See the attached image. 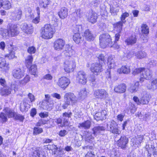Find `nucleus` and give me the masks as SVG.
Here are the masks:
<instances>
[{"label": "nucleus", "instance_id": "obj_1", "mask_svg": "<svg viewBox=\"0 0 157 157\" xmlns=\"http://www.w3.org/2000/svg\"><path fill=\"white\" fill-rule=\"evenodd\" d=\"M19 33L17 26L16 25H12L7 29L3 28L0 29V34L4 38L15 36H17Z\"/></svg>", "mask_w": 157, "mask_h": 157}, {"label": "nucleus", "instance_id": "obj_2", "mask_svg": "<svg viewBox=\"0 0 157 157\" xmlns=\"http://www.w3.org/2000/svg\"><path fill=\"white\" fill-rule=\"evenodd\" d=\"M64 103L62 107L64 109H66L70 105H73L77 102L78 98L73 93L69 92L66 93L64 96Z\"/></svg>", "mask_w": 157, "mask_h": 157}, {"label": "nucleus", "instance_id": "obj_3", "mask_svg": "<svg viewBox=\"0 0 157 157\" xmlns=\"http://www.w3.org/2000/svg\"><path fill=\"white\" fill-rule=\"evenodd\" d=\"M52 26L50 24H46L41 29V35L44 39H48L52 38L54 33Z\"/></svg>", "mask_w": 157, "mask_h": 157}, {"label": "nucleus", "instance_id": "obj_4", "mask_svg": "<svg viewBox=\"0 0 157 157\" xmlns=\"http://www.w3.org/2000/svg\"><path fill=\"white\" fill-rule=\"evenodd\" d=\"M100 45L102 48H105L107 46H112V41L110 35L108 33H103L99 37Z\"/></svg>", "mask_w": 157, "mask_h": 157}, {"label": "nucleus", "instance_id": "obj_5", "mask_svg": "<svg viewBox=\"0 0 157 157\" xmlns=\"http://www.w3.org/2000/svg\"><path fill=\"white\" fill-rule=\"evenodd\" d=\"M76 67V63L74 60H66L64 63L63 68L65 71L70 73L74 71Z\"/></svg>", "mask_w": 157, "mask_h": 157}, {"label": "nucleus", "instance_id": "obj_6", "mask_svg": "<svg viewBox=\"0 0 157 157\" xmlns=\"http://www.w3.org/2000/svg\"><path fill=\"white\" fill-rule=\"evenodd\" d=\"M107 128L108 130L113 134H119L121 131L118 128V125L113 120H111L107 122Z\"/></svg>", "mask_w": 157, "mask_h": 157}, {"label": "nucleus", "instance_id": "obj_7", "mask_svg": "<svg viewBox=\"0 0 157 157\" xmlns=\"http://www.w3.org/2000/svg\"><path fill=\"white\" fill-rule=\"evenodd\" d=\"M94 94L96 98L101 100H105L108 98L109 96L108 92L104 89H100L95 90Z\"/></svg>", "mask_w": 157, "mask_h": 157}, {"label": "nucleus", "instance_id": "obj_8", "mask_svg": "<svg viewBox=\"0 0 157 157\" xmlns=\"http://www.w3.org/2000/svg\"><path fill=\"white\" fill-rule=\"evenodd\" d=\"M117 143L118 147L122 149H125L128 143V138L124 135H122L117 141Z\"/></svg>", "mask_w": 157, "mask_h": 157}, {"label": "nucleus", "instance_id": "obj_9", "mask_svg": "<svg viewBox=\"0 0 157 157\" xmlns=\"http://www.w3.org/2000/svg\"><path fill=\"white\" fill-rule=\"evenodd\" d=\"M70 80L65 77H62L59 78L57 82V85L60 87L65 89L70 83Z\"/></svg>", "mask_w": 157, "mask_h": 157}, {"label": "nucleus", "instance_id": "obj_10", "mask_svg": "<svg viewBox=\"0 0 157 157\" xmlns=\"http://www.w3.org/2000/svg\"><path fill=\"white\" fill-rule=\"evenodd\" d=\"M102 65L101 63H94L90 67L91 71L95 75H97L102 71Z\"/></svg>", "mask_w": 157, "mask_h": 157}, {"label": "nucleus", "instance_id": "obj_11", "mask_svg": "<svg viewBox=\"0 0 157 157\" xmlns=\"http://www.w3.org/2000/svg\"><path fill=\"white\" fill-rule=\"evenodd\" d=\"M13 77L17 79H20L24 77L25 74L24 71L20 68L14 69L12 72Z\"/></svg>", "mask_w": 157, "mask_h": 157}, {"label": "nucleus", "instance_id": "obj_12", "mask_svg": "<svg viewBox=\"0 0 157 157\" xmlns=\"http://www.w3.org/2000/svg\"><path fill=\"white\" fill-rule=\"evenodd\" d=\"M77 79L79 83L85 84L86 83L87 78L85 72L80 71L78 72Z\"/></svg>", "mask_w": 157, "mask_h": 157}, {"label": "nucleus", "instance_id": "obj_13", "mask_svg": "<svg viewBox=\"0 0 157 157\" xmlns=\"http://www.w3.org/2000/svg\"><path fill=\"white\" fill-rule=\"evenodd\" d=\"M127 86L124 83H121L115 86L114 88V91L117 93L122 94L126 91Z\"/></svg>", "mask_w": 157, "mask_h": 157}, {"label": "nucleus", "instance_id": "obj_14", "mask_svg": "<svg viewBox=\"0 0 157 157\" xmlns=\"http://www.w3.org/2000/svg\"><path fill=\"white\" fill-rule=\"evenodd\" d=\"M65 42L61 39H58L56 40L54 43V47L56 50H62L64 46Z\"/></svg>", "mask_w": 157, "mask_h": 157}, {"label": "nucleus", "instance_id": "obj_15", "mask_svg": "<svg viewBox=\"0 0 157 157\" xmlns=\"http://www.w3.org/2000/svg\"><path fill=\"white\" fill-rule=\"evenodd\" d=\"M21 29L25 33L30 34L33 32V27L31 24L24 23L21 27Z\"/></svg>", "mask_w": 157, "mask_h": 157}, {"label": "nucleus", "instance_id": "obj_16", "mask_svg": "<svg viewBox=\"0 0 157 157\" xmlns=\"http://www.w3.org/2000/svg\"><path fill=\"white\" fill-rule=\"evenodd\" d=\"M106 111L105 110H102L101 112H98L95 113L94 117L97 121H102L106 118Z\"/></svg>", "mask_w": 157, "mask_h": 157}, {"label": "nucleus", "instance_id": "obj_17", "mask_svg": "<svg viewBox=\"0 0 157 157\" xmlns=\"http://www.w3.org/2000/svg\"><path fill=\"white\" fill-rule=\"evenodd\" d=\"M141 74L146 79H149L152 77V71L148 69L142 68Z\"/></svg>", "mask_w": 157, "mask_h": 157}, {"label": "nucleus", "instance_id": "obj_18", "mask_svg": "<svg viewBox=\"0 0 157 157\" xmlns=\"http://www.w3.org/2000/svg\"><path fill=\"white\" fill-rule=\"evenodd\" d=\"M22 15L21 10L18 8L15 10L12 13V15L13 17V18L16 20H19L21 19Z\"/></svg>", "mask_w": 157, "mask_h": 157}, {"label": "nucleus", "instance_id": "obj_19", "mask_svg": "<svg viewBox=\"0 0 157 157\" xmlns=\"http://www.w3.org/2000/svg\"><path fill=\"white\" fill-rule=\"evenodd\" d=\"M105 130L104 127L99 125L95 126L92 129L93 133L95 136L100 134L101 131H104Z\"/></svg>", "mask_w": 157, "mask_h": 157}, {"label": "nucleus", "instance_id": "obj_20", "mask_svg": "<svg viewBox=\"0 0 157 157\" xmlns=\"http://www.w3.org/2000/svg\"><path fill=\"white\" fill-rule=\"evenodd\" d=\"M40 148L38 147L31 148L30 157H40Z\"/></svg>", "mask_w": 157, "mask_h": 157}, {"label": "nucleus", "instance_id": "obj_21", "mask_svg": "<svg viewBox=\"0 0 157 157\" xmlns=\"http://www.w3.org/2000/svg\"><path fill=\"white\" fill-rule=\"evenodd\" d=\"M84 36L86 39L88 41L93 40L94 39V35L89 29L85 31L84 33Z\"/></svg>", "mask_w": 157, "mask_h": 157}, {"label": "nucleus", "instance_id": "obj_22", "mask_svg": "<svg viewBox=\"0 0 157 157\" xmlns=\"http://www.w3.org/2000/svg\"><path fill=\"white\" fill-rule=\"evenodd\" d=\"M67 9L65 7H63L61 8L58 12V14L61 18L64 19L67 16Z\"/></svg>", "mask_w": 157, "mask_h": 157}, {"label": "nucleus", "instance_id": "obj_23", "mask_svg": "<svg viewBox=\"0 0 157 157\" xmlns=\"http://www.w3.org/2000/svg\"><path fill=\"white\" fill-rule=\"evenodd\" d=\"M91 124V122L89 120L86 121L79 124L78 127L79 128H83L85 129H89Z\"/></svg>", "mask_w": 157, "mask_h": 157}, {"label": "nucleus", "instance_id": "obj_24", "mask_svg": "<svg viewBox=\"0 0 157 157\" xmlns=\"http://www.w3.org/2000/svg\"><path fill=\"white\" fill-rule=\"evenodd\" d=\"M117 72L119 74H128L130 72V69L128 66H123L121 68L117 69Z\"/></svg>", "mask_w": 157, "mask_h": 157}, {"label": "nucleus", "instance_id": "obj_25", "mask_svg": "<svg viewBox=\"0 0 157 157\" xmlns=\"http://www.w3.org/2000/svg\"><path fill=\"white\" fill-rule=\"evenodd\" d=\"M97 18V14L94 12H92L89 14L88 19L90 22L94 24L96 22Z\"/></svg>", "mask_w": 157, "mask_h": 157}, {"label": "nucleus", "instance_id": "obj_26", "mask_svg": "<svg viewBox=\"0 0 157 157\" xmlns=\"http://www.w3.org/2000/svg\"><path fill=\"white\" fill-rule=\"evenodd\" d=\"M74 51L72 49L71 47L67 45L65 50L64 51V54L66 56H71L74 54Z\"/></svg>", "mask_w": 157, "mask_h": 157}, {"label": "nucleus", "instance_id": "obj_27", "mask_svg": "<svg viewBox=\"0 0 157 157\" xmlns=\"http://www.w3.org/2000/svg\"><path fill=\"white\" fill-rule=\"evenodd\" d=\"M3 112L6 114L7 117L10 118L13 117L15 112L13 110L9 108H6L3 110Z\"/></svg>", "mask_w": 157, "mask_h": 157}, {"label": "nucleus", "instance_id": "obj_28", "mask_svg": "<svg viewBox=\"0 0 157 157\" xmlns=\"http://www.w3.org/2000/svg\"><path fill=\"white\" fill-rule=\"evenodd\" d=\"M73 39L77 44H79L82 41L83 38L79 33H75L73 36Z\"/></svg>", "mask_w": 157, "mask_h": 157}, {"label": "nucleus", "instance_id": "obj_29", "mask_svg": "<svg viewBox=\"0 0 157 157\" xmlns=\"http://www.w3.org/2000/svg\"><path fill=\"white\" fill-rule=\"evenodd\" d=\"M11 89L8 87H6L1 89L0 90V93L2 96H6L10 94Z\"/></svg>", "mask_w": 157, "mask_h": 157}, {"label": "nucleus", "instance_id": "obj_30", "mask_svg": "<svg viewBox=\"0 0 157 157\" xmlns=\"http://www.w3.org/2000/svg\"><path fill=\"white\" fill-rule=\"evenodd\" d=\"M108 66L110 69L114 68L116 66L114 60L112 56H109L108 58Z\"/></svg>", "mask_w": 157, "mask_h": 157}, {"label": "nucleus", "instance_id": "obj_31", "mask_svg": "<svg viewBox=\"0 0 157 157\" xmlns=\"http://www.w3.org/2000/svg\"><path fill=\"white\" fill-rule=\"evenodd\" d=\"M55 122L59 125V126L61 127L67 126L69 125V124H67L66 122L63 121V118H59L55 120Z\"/></svg>", "mask_w": 157, "mask_h": 157}, {"label": "nucleus", "instance_id": "obj_32", "mask_svg": "<svg viewBox=\"0 0 157 157\" xmlns=\"http://www.w3.org/2000/svg\"><path fill=\"white\" fill-rule=\"evenodd\" d=\"M137 39L135 36H131L126 40L125 42L128 45H133L136 43Z\"/></svg>", "mask_w": 157, "mask_h": 157}, {"label": "nucleus", "instance_id": "obj_33", "mask_svg": "<svg viewBox=\"0 0 157 157\" xmlns=\"http://www.w3.org/2000/svg\"><path fill=\"white\" fill-rule=\"evenodd\" d=\"M139 83V82H136L134 84L132 85L129 87V90L131 93H135L138 89Z\"/></svg>", "mask_w": 157, "mask_h": 157}, {"label": "nucleus", "instance_id": "obj_34", "mask_svg": "<svg viewBox=\"0 0 157 157\" xmlns=\"http://www.w3.org/2000/svg\"><path fill=\"white\" fill-rule=\"evenodd\" d=\"M149 100V96L147 94H146L142 97L140 100L141 104H147L148 103Z\"/></svg>", "mask_w": 157, "mask_h": 157}, {"label": "nucleus", "instance_id": "obj_35", "mask_svg": "<svg viewBox=\"0 0 157 157\" xmlns=\"http://www.w3.org/2000/svg\"><path fill=\"white\" fill-rule=\"evenodd\" d=\"M33 59V57L31 55L28 56L26 58L25 62L26 66L28 68H29L31 65Z\"/></svg>", "mask_w": 157, "mask_h": 157}, {"label": "nucleus", "instance_id": "obj_36", "mask_svg": "<svg viewBox=\"0 0 157 157\" xmlns=\"http://www.w3.org/2000/svg\"><path fill=\"white\" fill-rule=\"evenodd\" d=\"M147 87L149 89H152L154 90L157 89V79H153L151 82V85L147 86Z\"/></svg>", "mask_w": 157, "mask_h": 157}, {"label": "nucleus", "instance_id": "obj_37", "mask_svg": "<svg viewBox=\"0 0 157 157\" xmlns=\"http://www.w3.org/2000/svg\"><path fill=\"white\" fill-rule=\"evenodd\" d=\"M30 105L24 101L22 103H21L20 105V109L21 111L23 112L27 111L28 109L29 108Z\"/></svg>", "mask_w": 157, "mask_h": 157}, {"label": "nucleus", "instance_id": "obj_38", "mask_svg": "<svg viewBox=\"0 0 157 157\" xmlns=\"http://www.w3.org/2000/svg\"><path fill=\"white\" fill-rule=\"evenodd\" d=\"M146 53L144 51H138L135 54L136 57L139 59L144 58L146 56Z\"/></svg>", "mask_w": 157, "mask_h": 157}, {"label": "nucleus", "instance_id": "obj_39", "mask_svg": "<svg viewBox=\"0 0 157 157\" xmlns=\"http://www.w3.org/2000/svg\"><path fill=\"white\" fill-rule=\"evenodd\" d=\"M9 53L5 56L6 57H8L9 59H12L15 57V50L13 48L9 50Z\"/></svg>", "mask_w": 157, "mask_h": 157}, {"label": "nucleus", "instance_id": "obj_40", "mask_svg": "<svg viewBox=\"0 0 157 157\" xmlns=\"http://www.w3.org/2000/svg\"><path fill=\"white\" fill-rule=\"evenodd\" d=\"M71 115L72 113L71 112H69V113L65 112L63 113L62 117L63 121H64V122H66L67 124H68V119L71 117Z\"/></svg>", "mask_w": 157, "mask_h": 157}, {"label": "nucleus", "instance_id": "obj_41", "mask_svg": "<svg viewBox=\"0 0 157 157\" xmlns=\"http://www.w3.org/2000/svg\"><path fill=\"white\" fill-rule=\"evenodd\" d=\"M82 15L83 13L80 9L76 10L73 14V15L76 19H77L78 17H81L82 16Z\"/></svg>", "mask_w": 157, "mask_h": 157}, {"label": "nucleus", "instance_id": "obj_42", "mask_svg": "<svg viewBox=\"0 0 157 157\" xmlns=\"http://www.w3.org/2000/svg\"><path fill=\"white\" fill-rule=\"evenodd\" d=\"M2 2V7L4 9L6 10H8L11 8V4L9 1L7 0H5Z\"/></svg>", "mask_w": 157, "mask_h": 157}, {"label": "nucleus", "instance_id": "obj_43", "mask_svg": "<svg viewBox=\"0 0 157 157\" xmlns=\"http://www.w3.org/2000/svg\"><path fill=\"white\" fill-rule=\"evenodd\" d=\"M141 31L143 34H147L149 32V28L146 24H143L141 26Z\"/></svg>", "mask_w": 157, "mask_h": 157}, {"label": "nucleus", "instance_id": "obj_44", "mask_svg": "<svg viewBox=\"0 0 157 157\" xmlns=\"http://www.w3.org/2000/svg\"><path fill=\"white\" fill-rule=\"evenodd\" d=\"M87 92L85 88L81 90L79 93V95L81 98H85L87 96Z\"/></svg>", "mask_w": 157, "mask_h": 157}, {"label": "nucleus", "instance_id": "obj_45", "mask_svg": "<svg viewBox=\"0 0 157 157\" xmlns=\"http://www.w3.org/2000/svg\"><path fill=\"white\" fill-rule=\"evenodd\" d=\"M143 138V136H137L134 139L135 144L136 145L139 144L141 143Z\"/></svg>", "mask_w": 157, "mask_h": 157}, {"label": "nucleus", "instance_id": "obj_46", "mask_svg": "<svg viewBox=\"0 0 157 157\" xmlns=\"http://www.w3.org/2000/svg\"><path fill=\"white\" fill-rule=\"evenodd\" d=\"M39 3L40 7L45 8L49 4V2L48 0H40Z\"/></svg>", "mask_w": 157, "mask_h": 157}, {"label": "nucleus", "instance_id": "obj_47", "mask_svg": "<svg viewBox=\"0 0 157 157\" xmlns=\"http://www.w3.org/2000/svg\"><path fill=\"white\" fill-rule=\"evenodd\" d=\"M0 120L2 122H4L7 121V117L4 112H2L0 113Z\"/></svg>", "mask_w": 157, "mask_h": 157}, {"label": "nucleus", "instance_id": "obj_48", "mask_svg": "<svg viewBox=\"0 0 157 157\" xmlns=\"http://www.w3.org/2000/svg\"><path fill=\"white\" fill-rule=\"evenodd\" d=\"M123 23V22L120 21L116 24L115 29H117V30L118 32H120L122 30Z\"/></svg>", "mask_w": 157, "mask_h": 157}, {"label": "nucleus", "instance_id": "obj_49", "mask_svg": "<svg viewBox=\"0 0 157 157\" xmlns=\"http://www.w3.org/2000/svg\"><path fill=\"white\" fill-rule=\"evenodd\" d=\"M30 71V73L33 75H35L37 71L36 66L35 65H31Z\"/></svg>", "mask_w": 157, "mask_h": 157}, {"label": "nucleus", "instance_id": "obj_50", "mask_svg": "<svg viewBox=\"0 0 157 157\" xmlns=\"http://www.w3.org/2000/svg\"><path fill=\"white\" fill-rule=\"evenodd\" d=\"M43 132L42 129L39 127H35L33 128V133L37 135Z\"/></svg>", "mask_w": 157, "mask_h": 157}, {"label": "nucleus", "instance_id": "obj_51", "mask_svg": "<svg viewBox=\"0 0 157 157\" xmlns=\"http://www.w3.org/2000/svg\"><path fill=\"white\" fill-rule=\"evenodd\" d=\"M6 65V61L5 59L2 57H0V68H2Z\"/></svg>", "mask_w": 157, "mask_h": 157}, {"label": "nucleus", "instance_id": "obj_52", "mask_svg": "<svg viewBox=\"0 0 157 157\" xmlns=\"http://www.w3.org/2000/svg\"><path fill=\"white\" fill-rule=\"evenodd\" d=\"M13 117H14L15 119L19 120L21 121H23L24 119V117L23 116L18 114H17L15 113L14 116H13Z\"/></svg>", "mask_w": 157, "mask_h": 157}, {"label": "nucleus", "instance_id": "obj_53", "mask_svg": "<svg viewBox=\"0 0 157 157\" xmlns=\"http://www.w3.org/2000/svg\"><path fill=\"white\" fill-rule=\"evenodd\" d=\"M36 51V48L34 46H30L27 49L28 52L30 54H34Z\"/></svg>", "mask_w": 157, "mask_h": 157}, {"label": "nucleus", "instance_id": "obj_54", "mask_svg": "<svg viewBox=\"0 0 157 157\" xmlns=\"http://www.w3.org/2000/svg\"><path fill=\"white\" fill-rule=\"evenodd\" d=\"M30 80V77L29 75L26 76L21 81V83L23 85H25Z\"/></svg>", "mask_w": 157, "mask_h": 157}, {"label": "nucleus", "instance_id": "obj_55", "mask_svg": "<svg viewBox=\"0 0 157 157\" xmlns=\"http://www.w3.org/2000/svg\"><path fill=\"white\" fill-rule=\"evenodd\" d=\"M129 16V14L127 12H124L121 15V20L122 21V22H123L124 23H125V21H124L126 17H128Z\"/></svg>", "mask_w": 157, "mask_h": 157}, {"label": "nucleus", "instance_id": "obj_56", "mask_svg": "<svg viewBox=\"0 0 157 157\" xmlns=\"http://www.w3.org/2000/svg\"><path fill=\"white\" fill-rule=\"evenodd\" d=\"M143 68H136L132 72V74L134 75H136L139 73H140L141 74Z\"/></svg>", "mask_w": 157, "mask_h": 157}, {"label": "nucleus", "instance_id": "obj_57", "mask_svg": "<svg viewBox=\"0 0 157 157\" xmlns=\"http://www.w3.org/2000/svg\"><path fill=\"white\" fill-rule=\"evenodd\" d=\"M106 57L103 54H100L98 57V58L100 62H103V63H105Z\"/></svg>", "mask_w": 157, "mask_h": 157}, {"label": "nucleus", "instance_id": "obj_58", "mask_svg": "<svg viewBox=\"0 0 157 157\" xmlns=\"http://www.w3.org/2000/svg\"><path fill=\"white\" fill-rule=\"evenodd\" d=\"M81 27L79 25H76L74 27L73 29V32L75 34V33H78L79 29H80Z\"/></svg>", "mask_w": 157, "mask_h": 157}, {"label": "nucleus", "instance_id": "obj_59", "mask_svg": "<svg viewBox=\"0 0 157 157\" xmlns=\"http://www.w3.org/2000/svg\"><path fill=\"white\" fill-rule=\"evenodd\" d=\"M47 121L42 119L40 120L37 123L36 126H41L42 125H44L46 124Z\"/></svg>", "mask_w": 157, "mask_h": 157}, {"label": "nucleus", "instance_id": "obj_60", "mask_svg": "<svg viewBox=\"0 0 157 157\" xmlns=\"http://www.w3.org/2000/svg\"><path fill=\"white\" fill-rule=\"evenodd\" d=\"M134 54V51H131L126 53L125 55L127 56H126L127 58H128V59H129L132 57Z\"/></svg>", "mask_w": 157, "mask_h": 157}, {"label": "nucleus", "instance_id": "obj_61", "mask_svg": "<svg viewBox=\"0 0 157 157\" xmlns=\"http://www.w3.org/2000/svg\"><path fill=\"white\" fill-rule=\"evenodd\" d=\"M47 148L49 150H57V147L56 145L54 144L48 145L47 146Z\"/></svg>", "mask_w": 157, "mask_h": 157}, {"label": "nucleus", "instance_id": "obj_62", "mask_svg": "<svg viewBox=\"0 0 157 157\" xmlns=\"http://www.w3.org/2000/svg\"><path fill=\"white\" fill-rule=\"evenodd\" d=\"M28 97L31 102H33L35 101V97L32 94L30 93H29L28 94Z\"/></svg>", "mask_w": 157, "mask_h": 157}, {"label": "nucleus", "instance_id": "obj_63", "mask_svg": "<svg viewBox=\"0 0 157 157\" xmlns=\"http://www.w3.org/2000/svg\"><path fill=\"white\" fill-rule=\"evenodd\" d=\"M39 115L41 118L46 117L48 116V113L46 112H41L39 114Z\"/></svg>", "mask_w": 157, "mask_h": 157}, {"label": "nucleus", "instance_id": "obj_64", "mask_svg": "<svg viewBox=\"0 0 157 157\" xmlns=\"http://www.w3.org/2000/svg\"><path fill=\"white\" fill-rule=\"evenodd\" d=\"M40 20V15H38L36 17L34 18L32 20V22L35 24L38 23Z\"/></svg>", "mask_w": 157, "mask_h": 157}]
</instances>
